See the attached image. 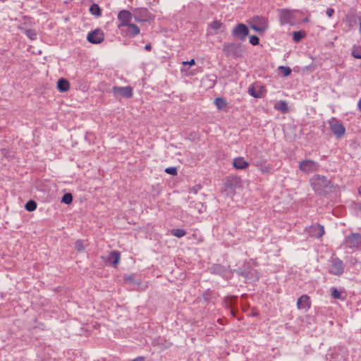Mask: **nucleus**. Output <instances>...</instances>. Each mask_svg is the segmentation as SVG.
Listing matches in <instances>:
<instances>
[{
  "instance_id": "obj_7",
  "label": "nucleus",
  "mask_w": 361,
  "mask_h": 361,
  "mask_svg": "<svg viewBox=\"0 0 361 361\" xmlns=\"http://www.w3.org/2000/svg\"><path fill=\"white\" fill-rule=\"evenodd\" d=\"M250 27L257 32H264L268 28V20L264 17L255 16L250 20Z\"/></svg>"
},
{
  "instance_id": "obj_33",
  "label": "nucleus",
  "mask_w": 361,
  "mask_h": 361,
  "mask_svg": "<svg viewBox=\"0 0 361 361\" xmlns=\"http://www.w3.org/2000/svg\"><path fill=\"white\" fill-rule=\"evenodd\" d=\"M248 92H249V94L250 95H252V97H254L255 98H260L261 97V94L257 92L255 90V88L253 87L249 88Z\"/></svg>"
},
{
  "instance_id": "obj_26",
  "label": "nucleus",
  "mask_w": 361,
  "mask_h": 361,
  "mask_svg": "<svg viewBox=\"0 0 361 361\" xmlns=\"http://www.w3.org/2000/svg\"><path fill=\"white\" fill-rule=\"evenodd\" d=\"M352 55L353 57L356 59H361V47L360 46H353L352 48Z\"/></svg>"
},
{
  "instance_id": "obj_17",
  "label": "nucleus",
  "mask_w": 361,
  "mask_h": 361,
  "mask_svg": "<svg viewBox=\"0 0 361 361\" xmlns=\"http://www.w3.org/2000/svg\"><path fill=\"white\" fill-rule=\"evenodd\" d=\"M120 259V253L118 251L113 250L110 252L105 261L113 264L114 266H116L118 264Z\"/></svg>"
},
{
  "instance_id": "obj_29",
  "label": "nucleus",
  "mask_w": 361,
  "mask_h": 361,
  "mask_svg": "<svg viewBox=\"0 0 361 361\" xmlns=\"http://www.w3.org/2000/svg\"><path fill=\"white\" fill-rule=\"evenodd\" d=\"M305 34L302 31L294 32L293 35V39L295 42H298L305 37Z\"/></svg>"
},
{
  "instance_id": "obj_41",
  "label": "nucleus",
  "mask_w": 361,
  "mask_h": 361,
  "mask_svg": "<svg viewBox=\"0 0 361 361\" xmlns=\"http://www.w3.org/2000/svg\"><path fill=\"white\" fill-rule=\"evenodd\" d=\"M261 171L263 172V173H265V172H267L268 171V169L267 167H264V168H262L261 169Z\"/></svg>"
},
{
  "instance_id": "obj_15",
  "label": "nucleus",
  "mask_w": 361,
  "mask_h": 361,
  "mask_svg": "<svg viewBox=\"0 0 361 361\" xmlns=\"http://www.w3.org/2000/svg\"><path fill=\"white\" fill-rule=\"evenodd\" d=\"M223 24L220 20L212 21L210 24H209L208 28L207 30V35H215L218 34Z\"/></svg>"
},
{
  "instance_id": "obj_3",
  "label": "nucleus",
  "mask_w": 361,
  "mask_h": 361,
  "mask_svg": "<svg viewBox=\"0 0 361 361\" xmlns=\"http://www.w3.org/2000/svg\"><path fill=\"white\" fill-rule=\"evenodd\" d=\"M310 181L314 190L317 192H322L330 185L329 180L324 176L314 175Z\"/></svg>"
},
{
  "instance_id": "obj_11",
  "label": "nucleus",
  "mask_w": 361,
  "mask_h": 361,
  "mask_svg": "<svg viewBox=\"0 0 361 361\" xmlns=\"http://www.w3.org/2000/svg\"><path fill=\"white\" fill-rule=\"evenodd\" d=\"M348 247L361 250V235L359 233H352L345 239Z\"/></svg>"
},
{
  "instance_id": "obj_31",
  "label": "nucleus",
  "mask_w": 361,
  "mask_h": 361,
  "mask_svg": "<svg viewBox=\"0 0 361 361\" xmlns=\"http://www.w3.org/2000/svg\"><path fill=\"white\" fill-rule=\"evenodd\" d=\"M73 201V196L71 193H66L65 195H63V197H62V200L61 202L65 203V204H70Z\"/></svg>"
},
{
  "instance_id": "obj_39",
  "label": "nucleus",
  "mask_w": 361,
  "mask_h": 361,
  "mask_svg": "<svg viewBox=\"0 0 361 361\" xmlns=\"http://www.w3.org/2000/svg\"><path fill=\"white\" fill-rule=\"evenodd\" d=\"M131 361H145V359L143 357H138Z\"/></svg>"
},
{
  "instance_id": "obj_1",
  "label": "nucleus",
  "mask_w": 361,
  "mask_h": 361,
  "mask_svg": "<svg viewBox=\"0 0 361 361\" xmlns=\"http://www.w3.org/2000/svg\"><path fill=\"white\" fill-rule=\"evenodd\" d=\"M298 10L281 9L279 11V18L281 25H294L296 23Z\"/></svg>"
},
{
  "instance_id": "obj_23",
  "label": "nucleus",
  "mask_w": 361,
  "mask_h": 361,
  "mask_svg": "<svg viewBox=\"0 0 361 361\" xmlns=\"http://www.w3.org/2000/svg\"><path fill=\"white\" fill-rule=\"evenodd\" d=\"M171 233L177 238H182L186 234V232L183 228H173L171 231Z\"/></svg>"
},
{
  "instance_id": "obj_12",
  "label": "nucleus",
  "mask_w": 361,
  "mask_h": 361,
  "mask_svg": "<svg viewBox=\"0 0 361 361\" xmlns=\"http://www.w3.org/2000/svg\"><path fill=\"white\" fill-rule=\"evenodd\" d=\"M104 35L103 31L98 28L89 32L87 36V41L95 44L101 43L104 41Z\"/></svg>"
},
{
  "instance_id": "obj_42",
  "label": "nucleus",
  "mask_w": 361,
  "mask_h": 361,
  "mask_svg": "<svg viewBox=\"0 0 361 361\" xmlns=\"http://www.w3.org/2000/svg\"><path fill=\"white\" fill-rule=\"evenodd\" d=\"M308 21H309V17H308V16H307V18H305L302 20V22H303V23H307Z\"/></svg>"
},
{
  "instance_id": "obj_43",
  "label": "nucleus",
  "mask_w": 361,
  "mask_h": 361,
  "mask_svg": "<svg viewBox=\"0 0 361 361\" xmlns=\"http://www.w3.org/2000/svg\"><path fill=\"white\" fill-rule=\"evenodd\" d=\"M134 18H135V20H137V21H141L140 20H138V19H137V18H135V17Z\"/></svg>"
},
{
  "instance_id": "obj_27",
  "label": "nucleus",
  "mask_w": 361,
  "mask_h": 361,
  "mask_svg": "<svg viewBox=\"0 0 361 361\" xmlns=\"http://www.w3.org/2000/svg\"><path fill=\"white\" fill-rule=\"evenodd\" d=\"M214 104L218 109H222L226 105V101L221 97L216 98L214 100Z\"/></svg>"
},
{
  "instance_id": "obj_4",
  "label": "nucleus",
  "mask_w": 361,
  "mask_h": 361,
  "mask_svg": "<svg viewBox=\"0 0 361 361\" xmlns=\"http://www.w3.org/2000/svg\"><path fill=\"white\" fill-rule=\"evenodd\" d=\"M133 16L128 10H121L117 15V27L121 31L126 28L128 25L133 23Z\"/></svg>"
},
{
  "instance_id": "obj_20",
  "label": "nucleus",
  "mask_w": 361,
  "mask_h": 361,
  "mask_svg": "<svg viewBox=\"0 0 361 361\" xmlns=\"http://www.w3.org/2000/svg\"><path fill=\"white\" fill-rule=\"evenodd\" d=\"M57 88L61 92H67L70 89V83L67 80L60 78L57 82Z\"/></svg>"
},
{
  "instance_id": "obj_10",
  "label": "nucleus",
  "mask_w": 361,
  "mask_h": 361,
  "mask_svg": "<svg viewBox=\"0 0 361 361\" xmlns=\"http://www.w3.org/2000/svg\"><path fill=\"white\" fill-rule=\"evenodd\" d=\"M231 35L233 37H238L240 40H245L249 35V29L243 23L237 24L231 30Z\"/></svg>"
},
{
  "instance_id": "obj_37",
  "label": "nucleus",
  "mask_w": 361,
  "mask_h": 361,
  "mask_svg": "<svg viewBox=\"0 0 361 361\" xmlns=\"http://www.w3.org/2000/svg\"><path fill=\"white\" fill-rule=\"evenodd\" d=\"M195 60L192 59H191L190 61H183V65H190V66H192V65H195Z\"/></svg>"
},
{
  "instance_id": "obj_18",
  "label": "nucleus",
  "mask_w": 361,
  "mask_h": 361,
  "mask_svg": "<svg viewBox=\"0 0 361 361\" xmlns=\"http://www.w3.org/2000/svg\"><path fill=\"white\" fill-rule=\"evenodd\" d=\"M310 307V297L307 295L300 296L297 302V307L300 309H308Z\"/></svg>"
},
{
  "instance_id": "obj_14",
  "label": "nucleus",
  "mask_w": 361,
  "mask_h": 361,
  "mask_svg": "<svg viewBox=\"0 0 361 361\" xmlns=\"http://www.w3.org/2000/svg\"><path fill=\"white\" fill-rule=\"evenodd\" d=\"M120 32L123 37L133 38L140 34V30L136 24L133 23L121 30Z\"/></svg>"
},
{
  "instance_id": "obj_8",
  "label": "nucleus",
  "mask_w": 361,
  "mask_h": 361,
  "mask_svg": "<svg viewBox=\"0 0 361 361\" xmlns=\"http://www.w3.org/2000/svg\"><path fill=\"white\" fill-rule=\"evenodd\" d=\"M344 264L338 257H332L329 265V272L335 276H340L343 273Z\"/></svg>"
},
{
  "instance_id": "obj_9",
  "label": "nucleus",
  "mask_w": 361,
  "mask_h": 361,
  "mask_svg": "<svg viewBox=\"0 0 361 361\" xmlns=\"http://www.w3.org/2000/svg\"><path fill=\"white\" fill-rule=\"evenodd\" d=\"M298 166L303 173H311L318 171L319 164L312 159H305L300 161Z\"/></svg>"
},
{
  "instance_id": "obj_21",
  "label": "nucleus",
  "mask_w": 361,
  "mask_h": 361,
  "mask_svg": "<svg viewBox=\"0 0 361 361\" xmlns=\"http://www.w3.org/2000/svg\"><path fill=\"white\" fill-rule=\"evenodd\" d=\"M274 109L281 111V113H287L288 108L287 103L283 100H280L274 104Z\"/></svg>"
},
{
  "instance_id": "obj_25",
  "label": "nucleus",
  "mask_w": 361,
  "mask_h": 361,
  "mask_svg": "<svg viewBox=\"0 0 361 361\" xmlns=\"http://www.w3.org/2000/svg\"><path fill=\"white\" fill-rule=\"evenodd\" d=\"M24 33L29 39L32 40L37 39V32L35 30L26 29L24 30Z\"/></svg>"
},
{
  "instance_id": "obj_34",
  "label": "nucleus",
  "mask_w": 361,
  "mask_h": 361,
  "mask_svg": "<svg viewBox=\"0 0 361 361\" xmlns=\"http://www.w3.org/2000/svg\"><path fill=\"white\" fill-rule=\"evenodd\" d=\"M165 172L168 174L176 176L177 174V169L176 167H168L165 169Z\"/></svg>"
},
{
  "instance_id": "obj_36",
  "label": "nucleus",
  "mask_w": 361,
  "mask_h": 361,
  "mask_svg": "<svg viewBox=\"0 0 361 361\" xmlns=\"http://www.w3.org/2000/svg\"><path fill=\"white\" fill-rule=\"evenodd\" d=\"M326 13L328 16V17L331 18L334 13V10L333 8H329L326 10Z\"/></svg>"
},
{
  "instance_id": "obj_6",
  "label": "nucleus",
  "mask_w": 361,
  "mask_h": 361,
  "mask_svg": "<svg viewBox=\"0 0 361 361\" xmlns=\"http://www.w3.org/2000/svg\"><path fill=\"white\" fill-rule=\"evenodd\" d=\"M111 93L116 99L131 98L133 94V89L130 86H114L111 89Z\"/></svg>"
},
{
  "instance_id": "obj_24",
  "label": "nucleus",
  "mask_w": 361,
  "mask_h": 361,
  "mask_svg": "<svg viewBox=\"0 0 361 361\" xmlns=\"http://www.w3.org/2000/svg\"><path fill=\"white\" fill-rule=\"evenodd\" d=\"M331 295L335 299L344 300V298L342 296V292L338 290L336 288H331Z\"/></svg>"
},
{
  "instance_id": "obj_19",
  "label": "nucleus",
  "mask_w": 361,
  "mask_h": 361,
  "mask_svg": "<svg viewBox=\"0 0 361 361\" xmlns=\"http://www.w3.org/2000/svg\"><path fill=\"white\" fill-rule=\"evenodd\" d=\"M210 271L213 274H216L219 275L226 276V274H229L230 271H228L225 267L220 264H214L211 267Z\"/></svg>"
},
{
  "instance_id": "obj_30",
  "label": "nucleus",
  "mask_w": 361,
  "mask_h": 361,
  "mask_svg": "<svg viewBox=\"0 0 361 361\" xmlns=\"http://www.w3.org/2000/svg\"><path fill=\"white\" fill-rule=\"evenodd\" d=\"M74 247L78 252L83 251L85 250V245L83 243V240H76L75 243Z\"/></svg>"
},
{
  "instance_id": "obj_28",
  "label": "nucleus",
  "mask_w": 361,
  "mask_h": 361,
  "mask_svg": "<svg viewBox=\"0 0 361 361\" xmlns=\"http://www.w3.org/2000/svg\"><path fill=\"white\" fill-rule=\"evenodd\" d=\"M25 208L27 211L33 212L37 208V203L34 200H30L25 204Z\"/></svg>"
},
{
  "instance_id": "obj_13",
  "label": "nucleus",
  "mask_w": 361,
  "mask_h": 361,
  "mask_svg": "<svg viewBox=\"0 0 361 361\" xmlns=\"http://www.w3.org/2000/svg\"><path fill=\"white\" fill-rule=\"evenodd\" d=\"M305 231L311 237L317 238H322L324 234V228L323 226L316 224L310 226L305 228Z\"/></svg>"
},
{
  "instance_id": "obj_16",
  "label": "nucleus",
  "mask_w": 361,
  "mask_h": 361,
  "mask_svg": "<svg viewBox=\"0 0 361 361\" xmlns=\"http://www.w3.org/2000/svg\"><path fill=\"white\" fill-rule=\"evenodd\" d=\"M233 165L236 169L243 170L249 166V163L242 157L233 159Z\"/></svg>"
},
{
  "instance_id": "obj_5",
  "label": "nucleus",
  "mask_w": 361,
  "mask_h": 361,
  "mask_svg": "<svg viewBox=\"0 0 361 361\" xmlns=\"http://www.w3.org/2000/svg\"><path fill=\"white\" fill-rule=\"evenodd\" d=\"M328 124L329 129L337 138H341L345 135V128L342 122L336 118H331L328 121Z\"/></svg>"
},
{
  "instance_id": "obj_38",
  "label": "nucleus",
  "mask_w": 361,
  "mask_h": 361,
  "mask_svg": "<svg viewBox=\"0 0 361 361\" xmlns=\"http://www.w3.org/2000/svg\"><path fill=\"white\" fill-rule=\"evenodd\" d=\"M151 49H152V46H151V44H146V45H145V49L146 51H150V50H151Z\"/></svg>"
},
{
  "instance_id": "obj_22",
  "label": "nucleus",
  "mask_w": 361,
  "mask_h": 361,
  "mask_svg": "<svg viewBox=\"0 0 361 361\" xmlns=\"http://www.w3.org/2000/svg\"><path fill=\"white\" fill-rule=\"evenodd\" d=\"M90 13L96 17L102 16V10L97 4H92L89 9Z\"/></svg>"
},
{
  "instance_id": "obj_40",
  "label": "nucleus",
  "mask_w": 361,
  "mask_h": 361,
  "mask_svg": "<svg viewBox=\"0 0 361 361\" xmlns=\"http://www.w3.org/2000/svg\"><path fill=\"white\" fill-rule=\"evenodd\" d=\"M357 108H358L359 111L361 112V98L359 99V101L357 102Z\"/></svg>"
},
{
  "instance_id": "obj_35",
  "label": "nucleus",
  "mask_w": 361,
  "mask_h": 361,
  "mask_svg": "<svg viewBox=\"0 0 361 361\" xmlns=\"http://www.w3.org/2000/svg\"><path fill=\"white\" fill-rule=\"evenodd\" d=\"M259 39L257 36L253 35L250 37V43L252 45H257L259 44Z\"/></svg>"
},
{
  "instance_id": "obj_32",
  "label": "nucleus",
  "mask_w": 361,
  "mask_h": 361,
  "mask_svg": "<svg viewBox=\"0 0 361 361\" xmlns=\"http://www.w3.org/2000/svg\"><path fill=\"white\" fill-rule=\"evenodd\" d=\"M279 70L281 74L285 77L288 76L291 73V69L288 66H280Z\"/></svg>"
},
{
  "instance_id": "obj_2",
  "label": "nucleus",
  "mask_w": 361,
  "mask_h": 361,
  "mask_svg": "<svg viewBox=\"0 0 361 361\" xmlns=\"http://www.w3.org/2000/svg\"><path fill=\"white\" fill-rule=\"evenodd\" d=\"M223 51L228 55L238 58L243 56L244 49L240 43L226 42L224 44Z\"/></svg>"
}]
</instances>
